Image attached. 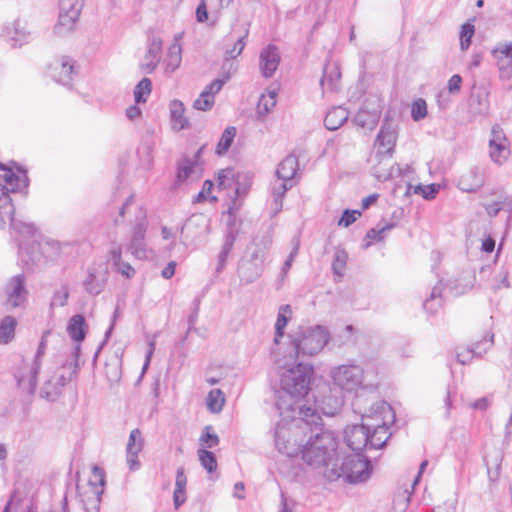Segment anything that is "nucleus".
Wrapping results in <instances>:
<instances>
[{
  "mask_svg": "<svg viewBox=\"0 0 512 512\" xmlns=\"http://www.w3.org/2000/svg\"><path fill=\"white\" fill-rule=\"evenodd\" d=\"M152 89V82L149 78H143L134 89V98L137 104L144 103L150 95Z\"/></svg>",
  "mask_w": 512,
  "mask_h": 512,
  "instance_id": "nucleus-44",
  "label": "nucleus"
},
{
  "mask_svg": "<svg viewBox=\"0 0 512 512\" xmlns=\"http://www.w3.org/2000/svg\"><path fill=\"white\" fill-rule=\"evenodd\" d=\"M494 344V334L487 333L484 338L478 342H475L471 348H469L473 354L477 357H481L485 354Z\"/></svg>",
  "mask_w": 512,
  "mask_h": 512,
  "instance_id": "nucleus-46",
  "label": "nucleus"
},
{
  "mask_svg": "<svg viewBox=\"0 0 512 512\" xmlns=\"http://www.w3.org/2000/svg\"><path fill=\"white\" fill-rule=\"evenodd\" d=\"M235 136H236V128L233 126L227 127L223 131V133L220 137V140L217 144L216 154L219 156L224 155L231 147Z\"/></svg>",
  "mask_w": 512,
  "mask_h": 512,
  "instance_id": "nucleus-39",
  "label": "nucleus"
},
{
  "mask_svg": "<svg viewBox=\"0 0 512 512\" xmlns=\"http://www.w3.org/2000/svg\"><path fill=\"white\" fill-rule=\"evenodd\" d=\"M27 294L24 275H16L11 278L6 286V304L11 308L19 307L26 301Z\"/></svg>",
  "mask_w": 512,
  "mask_h": 512,
  "instance_id": "nucleus-17",
  "label": "nucleus"
},
{
  "mask_svg": "<svg viewBox=\"0 0 512 512\" xmlns=\"http://www.w3.org/2000/svg\"><path fill=\"white\" fill-rule=\"evenodd\" d=\"M62 392L63 391L61 390L60 386H58L55 378L51 376L43 384L40 391V397L46 399L47 401L54 402L60 397Z\"/></svg>",
  "mask_w": 512,
  "mask_h": 512,
  "instance_id": "nucleus-35",
  "label": "nucleus"
},
{
  "mask_svg": "<svg viewBox=\"0 0 512 512\" xmlns=\"http://www.w3.org/2000/svg\"><path fill=\"white\" fill-rule=\"evenodd\" d=\"M0 169L3 171V174H0V179L4 181V185L1 188L4 192L9 194V192L21 191L27 187L28 178L25 173L22 176L16 175L12 170L5 168L3 165H0Z\"/></svg>",
  "mask_w": 512,
  "mask_h": 512,
  "instance_id": "nucleus-21",
  "label": "nucleus"
},
{
  "mask_svg": "<svg viewBox=\"0 0 512 512\" xmlns=\"http://www.w3.org/2000/svg\"><path fill=\"white\" fill-rule=\"evenodd\" d=\"M209 232L210 219L202 213L190 216L181 228L182 236L193 244L202 241Z\"/></svg>",
  "mask_w": 512,
  "mask_h": 512,
  "instance_id": "nucleus-10",
  "label": "nucleus"
},
{
  "mask_svg": "<svg viewBox=\"0 0 512 512\" xmlns=\"http://www.w3.org/2000/svg\"><path fill=\"white\" fill-rule=\"evenodd\" d=\"M277 92L276 90H269L263 94L258 102L257 112L259 116L268 114L276 105Z\"/></svg>",
  "mask_w": 512,
  "mask_h": 512,
  "instance_id": "nucleus-40",
  "label": "nucleus"
},
{
  "mask_svg": "<svg viewBox=\"0 0 512 512\" xmlns=\"http://www.w3.org/2000/svg\"><path fill=\"white\" fill-rule=\"evenodd\" d=\"M291 316H292V309H291L290 305L286 304V305H281L279 307V311H278V315H277V320H276V323H275V338H274V342L276 344L279 342V339L281 337H283L284 329L287 326L288 321L290 320Z\"/></svg>",
  "mask_w": 512,
  "mask_h": 512,
  "instance_id": "nucleus-31",
  "label": "nucleus"
},
{
  "mask_svg": "<svg viewBox=\"0 0 512 512\" xmlns=\"http://www.w3.org/2000/svg\"><path fill=\"white\" fill-rule=\"evenodd\" d=\"M92 477L93 478L89 481V484L94 486V494L97 495V499L99 501L105 485V472L102 468L94 466L92 468Z\"/></svg>",
  "mask_w": 512,
  "mask_h": 512,
  "instance_id": "nucleus-43",
  "label": "nucleus"
},
{
  "mask_svg": "<svg viewBox=\"0 0 512 512\" xmlns=\"http://www.w3.org/2000/svg\"><path fill=\"white\" fill-rule=\"evenodd\" d=\"M211 430L212 428L210 426H206L203 434L200 437L201 443L208 448H214L219 444L218 435Z\"/></svg>",
  "mask_w": 512,
  "mask_h": 512,
  "instance_id": "nucleus-57",
  "label": "nucleus"
},
{
  "mask_svg": "<svg viewBox=\"0 0 512 512\" xmlns=\"http://www.w3.org/2000/svg\"><path fill=\"white\" fill-rule=\"evenodd\" d=\"M161 52L162 40L156 36L151 37L148 50L144 57V62L141 64L142 71L147 74L152 73L160 62Z\"/></svg>",
  "mask_w": 512,
  "mask_h": 512,
  "instance_id": "nucleus-20",
  "label": "nucleus"
},
{
  "mask_svg": "<svg viewBox=\"0 0 512 512\" xmlns=\"http://www.w3.org/2000/svg\"><path fill=\"white\" fill-rule=\"evenodd\" d=\"M474 31V25L471 23H465L462 25L460 33V47L462 50L469 48Z\"/></svg>",
  "mask_w": 512,
  "mask_h": 512,
  "instance_id": "nucleus-52",
  "label": "nucleus"
},
{
  "mask_svg": "<svg viewBox=\"0 0 512 512\" xmlns=\"http://www.w3.org/2000/svg\"><path fill=\"white\" fill-rule=\"evenodd\" d=\"M17 321L12 316L4 317L0 322V344H8L15 336Z\"/></svg>",
  "mask_w": 512,
  "mask_h": 512,
  "instance_id": "nucleus-33",
  "label": "nucleus"
},
{
  "mask_svg": "<svg viewBox=\"0 0 512 512\" xmlns=\"http://www.w3.org/2000/svg\"><path fill=\"white\" fill-rule=\"evenodd\" d=\"M495 59L512 58V42L498 43L491 51Z\"/></svg>",
  "mask_w": 512,
  "mask_h": 512,
  "instance_id": "nucleus-54",
  "label": "nucleus"
},
{
  "mask_svg": "<svg viewBox=\"0 0 512 512\" xmlns=\"http://www.w3.org/2000/svg\"><path fill=\"white\" fill-rule=\"evenodd\" d=\"M187 477L183 467H178L176 471L175 489L173 492V504L175 509H179L186 501Z\"/></svg>",
  "mask_w": 512,
  "mask_h": 512,
  "instance_id": "nucleus-26",
  "label": "nucleus"
},
{
  "mask_svg": "<svg viewBox=\"0 0 512 512\" xmlns=\"http://www.w3.org/2000/svg\"><path fill=\"white\" fill-rule=\"evenodd\" d=\"M498 143L510 144L503 128L500 125L495 124L491 130V137L489 140V144H498Z\"/></svg>",
  "mask_w": 512,
  "mask_h": 512,
  "instance_id": "nucleus-59",
  "label": "nucleus"
},
{
  "mask_svg": "<svg viewBox=\"0 0 512 512\" xmlns=\"http://www.w3.org/2000/svg\"><path fill=\"white\" fill-rule=\"evenodd\" d=\"M248 35H249V27L246 26L243 29V33L238 37V39L234 43L233 47L231 49H227L225 51V57H224L225 62L235 59L241 55V53L243 52V50L246 46V39H247Z\"/></svg>",
  "mask_w": 512,
  "mask_h": 512,
  "instance_id": "nucleus-36",
  "label": "nucleus"
},
{
  "mask_svg": "<svg viewBox=\"0 0 512 512\" xmlns=\"http://www.w3.org/2000/svg\"><path fill=\"white\" fill-rule=\"evenodd\" d=\"M185 108L181 101L173 100L170 103V116L172 127L176 131L188 128L189 122L184 117Z\"/></svg>",
  "mask_w": 512,
  "mask_h": 512,
  "instance_id": "nucleus-27",
  "label": "nucleus"
},
{
  "mask_svg": "<svg viewBox=\"0 0 512 512\" xmlns=\"http://www.w3.org/2000/svg\"><path fill=\"white\" fill-rule=\"evenodd\" d=\"M74 64L75 61L71 57H61L50 66L51 76L56 82L65 86L69 85L75 74Z\"/></svg>",
  "mask_w": 512,
  "mask_h": 512,
  "instance_id": "nucleus-19",
  "label": "nucleus"
},
{
  "mask_svg": "<svg viewBox=\"0 0 512 512\" xmlns=\"http://www.w3.org/2000/svg\"><path fill=\"white\" fill-rule=\"evenodd\" d=\"M371 425L369 422L348 426L345 429V441L349 448L356 453L362 452L369 444V433Z\"/></svg>",
  "mask_w": 512,
  "mask_h": 512,
  "instance_id": "nucleus-13",
  "label": "nucleus"
},
{
  "mask_svg": "<svg viewBox=\"0 0 512 512\" xmlns=\"http://www.w3.org/2000/svg\"><path fill=\"white\" fill-rule=\"evenodd\" d=\"M485 183V171L483 167L472 166L458 179V188L464 192L474 193Z\"/></svg>",
  "mask_w": 512,
  "mask_h": 512,
  "instance_id": "nucleus-18",
  "label": "nucleus"
},
{
  "mask_svg": "<svg viewBox=\"0 0 512 512\" xmlns=\"http://www.w3.org/2000/svg\"><path fill=\"white\" fill-rule=\"evenodd\" d=\"M229 78L230 74L227 73V75L224 76L222 79H215L214 81H212L205 87L203 91L207 92V94H209L211 97H214L217 93L220 92V90L222 89L224 84L229 80Z\"/></svg>",
  "mask_w": 512,
  "mask_h": 512,
  "instance_id": "nucleus-62",
  "label": "nucleus"
},
{
  "mask_svg": "<svg viewBox=\"0 0 512 512\" xmlns=\"http://www.w3.org/2000/svg\"><path fill=\"white\" fill-rule=\"evenodd\" d=\"M69 297V290L66 285H63L59 290L54 292L51 300V306H64Z\"/></svg>",
  "mask_w": 512,
  "mask_h": 512,
  "instance_id": "nucleus-60",
  "label": "nucleus"
},
{
  "mask_svg": "<svg viewBox=\"0 0 512 512\" xmlns=\"http://www.w3.org/2000/svg\"><path fill=\"white\" fill-rule=\"evenodd\" d=\"M237 236H238V231L233 226H229L227 229V232L225 234V239H224V243L222 245L221 250H224V251L230 253L235 244Z\"/></svg>",
  "mask_w": 512,
  "mask_h": 512,
  "instance_id": "nucleus-63",
  "label": "nucleus"
},
{
  "mask_svg": "<svg viewBox=\"0 0 512 512\" xmlns=\"http://www.w3.org/2000/svg\"><path fill=\"white\" fill-rule=\"evenodd\" d=\"M372 473L370 461L361 453L348 455L336 459L330 468L325 470V477L329 481L344 478L348 483H361L367 481Z\"/></svg>",
  "mask_w": 512,
  "mask_h": 512,
  "instance_id": "nucleus-3",
  "label": "nucleus"
},
{
  "mask_svg": "<svg viewBox=\"0 0 512 512\" xmlns=\"http://www.w3.org/2000/svg\"><path fill=\"white\" fill-rule=\"evenodd\" d=\"M438 191H439V186L436 184L418 185L414 189V192L416 194H421L422 197L426 200L434 199L436 197Z\"/></svg>",
  "mask_w": 512,
  "mask_h": 512,
  "instance_id": "nucleus-56",
  "label": "nucleus"
},
{
  "mask_svg": "<svg viewBox=\"0 0 512 512\" xmlns=\"http://www.w3.org/2000/svg\"><path fill=\"white\" fill-rule=\"evenodd\" d=\"M82 6L81 0H59V19L54 28L57 35L63 36L74 29Z\"/></svg>",
  "mask_w": 512,
  "mask_h": 512,
  "instance_id": "nucleus-7",
  "label": "nucleus"
},
{
  "mask_svg": "<svg viewBox=\"0 0 512 512\" xmlns=\"http://www.w3.org/2000/svg\"><path fill=\"white\" fill-rule=\"evenodd\" d=\"M67 332L73 341L81 343L87 334V324L84 316L81 314L72 316L68 321Z\"/></svg>",
  "mask_w": 512,
  "mask_h": 512,
  "instance_id": "nucleus-25",
  "label": "nucleus"
},
{
  "mask_svg": "<svg viewBox=\"0 0 512 512\" xmlns=\"http://www.w3.org/2000/svg\"><path fill=\"white\" fill-rule=\"evenodd\" d=\"M292 185H288L287 181L277 182L272 187V207L273 215H276L282 210L283 207V197L287 190L291 188Z\"/></svg>",
  "mask_w": 512,
  "mask_h": 512,
  "instance_id": "nucleus-32",
  "label": "nucleus"
},
{
  "mask_svg": "<svg viewBox=\"0 0 512 512\" xmlns=\"http://www.w3.org/2000/svg\"><path fill=\"white\" fill-rule=\"evenodd\" d=\"M501 79H510L512 76V58L496 59Z\"/></svg>",
  "mask_w": 512,
  "mask_h": 512,
  "instance_id": "nucleus-58",
  "label": "nucleus"
},
{
  "mask_svg": "<svg viewBox=\"0 0 512 512\" xmlns=\"http://www.w3.org/2000/svg\"><path fill=\"white\" fill-rule=\"evenodd\" d=\"M341 73L337 65H326L323 76L320 80V86L323 92H334L338 89Z\"/></svg>",
  "mask_w": 512,
  "mask_h": 512,
  "instance_id": "nucleus-24",
  "label": "nucleus"
},
{
  "mask_svg": "<svg viewBox=\"0 0 512 512\" xmlns=\"http://www.w3.org/2000/svg\"><path fill=\"white\" fill-rule=\"evenodd\" d=\"M328 401H329L328 408L321 407V410H322V413L324 415L333 416L340 409V407L342 405V399L341 398H337V397H335V398L329 397Z\"/></svg>",
  "mask_w": 512,
  "mask_h": 512,
  "instance_id": "nucleus-64",
  "label": "nucleus"
},
{
  "mask_svg": "<svg viewBox=\"0 0 512 512\" xmlns=\"http://www.w3.org/2000/svg\"><path fill=\"white\" fill-rule=\"evenodd\" d=\"M204 146L200 147L192 157L182 156L177 162L175 185L197 181L202 176V167L199 163Z\"/></svg>",
  "mask_w": 512,
  "mask_h": 512,
  "instance_id": "nucleus-8",
  "label": "nucleus"
},
{
  "mask_svg": "<svg viewBox=\"0 0 512 512\" xmlns=\"http://www.w3.org/2000/svg\"><path fill=\"white\" fill-rule=\"evenodd\" d=\"M443 285L439 282L431 291L429 298L423 303V308L430 314L434 315L443 306Z\"/></svg>",
  "mask_w": 512,
  "mask_h": 512,
  "instance_id": "nucleus-30",
  "label": "nucleus"
},
{
  "mask_svg": "<svg viewBox=\"0 0 512 512\" xmlns=\"http://www.w3.org/2000/svg\"><path fill=\"white\" fill-rule=\"evenodd\" d=\"M330 340L328 329L321 325L308 328L291 342L292 350L297 357L318 354Z\"/></svg>",
  "mask_w": 512,
  "mask_h": 512,
  "instance_id": "nucleus-5",
  "label": "nucleus"
},
{
  "mask_svg": "<svg viewBox=\"0 0 512 512\" xmlns=\"http://www.w3.org/2000/svg\"><path fill=\"white\" fill-rule=\"evenodd\" d=\"M411 169L412 168L409 164H405L404 167L400 166L399 164H394L390 167V169L387 172H377L376 176L379 179H392L403 175H407L408 173H410Z\"/></svg>",
  "mask_w": 512,
  "mask_h": 512,
  "instance_id": "nucleus-48",
  "label": "nucleus"
},
{
  "mask_svg": "<svg viewBox=\"0 0 512 512\" xmlns=\"http://www.w3.org/2000/svg\"><path fill=\"white\" fill-rule=\"evenodd\" d=\"M427 115V104L425 100L418 99L412 104L411 116L414 121H420Z\"/></svg>",
  "mask_w": 512,
  "mask_h": 512,
  "instance_id": "nucleus-55",
  "label": "nucleus"
},
{
  "mask_svg": "<svg viewBox=\"0 0 512 512\" xmlns=\"http://www.w3.org/2000/svg\"><path fill=\"white\" fill-rule=\"evenodd\" d=\"M50 334V331L47 330L43 333L41 341L38 345L36 354L34 356V359L32 360L34 362V367L32 368V371L35 372L37 368H41L42 365V359L46 353L47 348V337Z\"/></svg>",
  "mask_w": 512,
  "mask_h": 512,
  "instance_id": "nucleus-51",
  "label": "nucleus"
},
{
  "mask_svg": "<svg viewBox=\"0 0 512 512\" xmlns=\"http://www.w3.org/2000/svg\"><path fill=\"white\" fill-rule=\"evenodd\" d=\"M333 383L341 390L354 392L363 385L364 371L355 364L340 365L331 370Z\"/></svg>",
  "mask_w": 512,
  "mask_h": 512,
  "instance_id": "nucleus-6",
  "label": "nucleus"
},
{
  "mask_svg": "<svg viewBox=\"0 0 512 512\" xmlns=\"http://www.w3.org/2000/svg\"><path fill=\"white\" fill-rule=\"evenodd\" d=\"M181 46L177 43L172 44L165 59L166 71L174 72L181 63Z\"/></svg>",
  "mask_w": 512,
  "mask_h": 512,
  "instance_id": "nucleus-38",
  "label": "nucleus"
},
{
  "mask_svg": "<svg viewBox=\"0 0 512 512\" xmlns=\"http://www.w3.org/2000/svg\"><path fill=\"white\" fill-rule=\"evenodd\" d=\"M277 364L284 371L280 374V390L277 392L275 406L282 417L280 422L284 423L298 419L299 408H311L299 405L298 402L309 391L313 366L301 362L289 367L287 363L282 364L281 361H277Z\"/></svg>",
  "mask_w": 512,
  "mask_h": 512,
  "instance_id": "nucleus-2",
  "label": "nucleus"
},
{
  "mask_svg": "<svg viewBox=\"0 0 512 512\" xmlns=\"http://www.w3.org/2000/svg\"><path fill=\"white\" fill-rule=\"evenodd\" d=\"M359 216H361V212L359 210L346 209L344 210L341 218L339 219L338 225L343 227H349L357 220Z\"/></svg>",
  "mask_w": 512,
  "mask_h": 512,
  "instance_id": "nucleus-61",
  "label": "nucleus"
},
{
  "mask_svg": "<svg viewBox=\"0 0 512 512\" xmlns=\"http://www.w3.org/2000/svg\"><path fill=\"white\" fill-rule=\"evenodd\" d=\"M147 229V216L146 211L139 207L135 215V223L133 228V234L129 244V249L132 254L138 259L147 258V250L145 245V233Z\"/></svg>",
  "mask_w": 512,
  "mask_h": 512,
  "instance_id": "nucleus-11",
  "label": "nucleus"
},
{
  "mask_svg": "<svg viewBox=\"0 0 512 512\" xmlns=\"http://www.w3.org/2000/svg\"><path fill=\"white\" fill-rule=\"evenodd\" d=\"M298 169V160L295 156L289 155L278 165L276 175L279 180L290 181L295 176Z\"/></svg>",
  "mask_w": 512,
  "mask_h": 512,
  "instance_id": "nucleus-29",
  "label": "nucleus"
},
{
  "mask_svg": "<svg viewBox=\"0 0 512 512\" xmlns=\"http://www.w3.org/2000/svg\"><path fill=\"white\" fill-rule=\"evenodd\" d=\"M275 444L290 457L301 453L312 467H328L337 448L336 438L323 429L322 418L314 408H299L298 419L277 423Z\"/></svg>",
  "mask_w": 512,
  "mask_h": 512,
  "instance_id": "nucleus-1",
  "label": "nucleus"
},
{
  "mask_svg": "<svg viewBox=\"0 0 512 512\" xmlns=\"http://www.w3.org/2000/svg\"><path fill=\"white\" fill-rule=\"evenodd\" d=\"M144 440L140 429H133L129 435L126 452H140L143 448Z\"/></svg>",
  "mask_w": 512,
  "mask_h": 512,
  "instance_id": "nucleus-50",
  "label": "nucleus"
},
{
  "mask_svg": "<svg viewBox=\"0 0 512 512\" xmlns=\"http://www.w3.org/2000/svg\"><path fill=\"white\" fill-rule=\"evenodd\" d=\"M108 279V270L106 267L92 266L88 268L87 276L83 281L85 291L92 295H99L105 288Z\"/></svg>",
  "mask_w": 512,
  "mask_h": 512,
  "instance_id": "nucleus-15",
  "label": "nucleus"
},
{
  "mask_svg": "<svg viewBox=\"0 0 512 512\" xmlns=\"http://www.w3.org/2000/svg\"><path fill=\"white\" fill-rule=\"evenodd\" d=\"M393 228H394L393 223H388L383 226H380V224H379L376 227L371 228L366 233V236L364 239V241H365L364 247L368 248L375 241H382L386 236V232L392 230Z\"/></svg>",
  "mask_w": 512,
  "mask_h": 512,
  "instance_id": "nucleus-34",
  "label": "nucleus"
},
{
  "mask_svg": "<svg viewBox=\"0 0 512 512\" xmlns=\"http://www.w3.org/2000/svg\"><path fill=\"white\" fill-rule=\"evenodd\" d=\"M214 102V97H211L207 92L202 91L200 96L194 101L193 107L196 110L208 111L212 109Z\"/></svg>",
  "mask_w": 512,
  "mask_h": 512,
  "instance_id": "nucleus-53",
  "label": "nucleus"
},
{
  "mask_svg": "<svg viewBox=\"0 0 512 512\" xmlns=\"http://www.w3.org/2000/svg\"><path fill=\"white\" fill-rule=\"evenodd\" d=\"M34 362L31 363L21 360L20 364L15 368L14 378L20 389L28 394H34L37 386V376L41 368H37L35 372L32 371Z\"/></svg>",
  "mask_w": 512,
  "mask_h": 512,
  "instance_id": "nucleus-14",
  "label": "nucleus"
},
{
  "mask_svg": "<svg viewBox=\"0 0 512 512\" xmlns=\"http://www.w3.org/2000/svg\"><path fill=\"white\" fill-rule=\"evenodd\" d=\"M363 420H373L371 432L369 433L368 447L373 449L382 448L389 438L388 423L393 422L395 415L392 407L385 401H377L372 404L370 414L362 417Z\"/></svg>",
  "mask_w": 512,
  "mask_h": 512,
  "instance_id": "nucleus-4",
  "label": "nucleus"
},
{
  "mask_svg": "<svg viewBox=\"0 0 512 512\" xmlns=\"http://www.w3.org/2000/svg\"><path fill=\"white\" fill-rule=\"evenodd\" d=\"M240 177L232 168L222 169L217 174V185L220 189L231 188L234 184H238Z\"/></svg>",
  "mask_w": 512,
  "mask_h": 512,
  "instance_id": "nucleus-37",
  "label": "nucleus"
},
{
  "mask_svg": "<svg viewBox=\"0 0 512 512\" xmlns=\"http://www.w3.org/2000/svg\"><path fill=\"white\" fill-rule=\"evenodd\" d=\"M380 114L381 111L379 108L373 107L372 109H369L364 105L356 113L353 121L358 127L371 131L377 126Z\"/></svg>",
  "mask_w": 512,
  "mask_h": 512,
  "instance_id": "nucleus-22",
  "label": "nucleus"
},
{
  "mask_svg": "<svg viewBox=\"0 0 512 512\" xmlns=\"http://www.w3.org/2000/svg\"><path fill=\"white\" fill-rule=\"evenodd\" d=\"M14 206L9 194L0 188V219L2 222L9 221L11 228L21 234L32 236L34 234V227L31 224H25L17 221L14 218Z\"/></svg>",
  "mask_w": 512,
  "mask_h": 512,
  "instance_id": "nucleus-12",
  "label": "nucleus"
},
{
  "mask_svg": "<svg viewBox=\"0 0 512 512\" xmlns=\"http://www.w3.org/2000/svg\"><path fill=\"white\" fill-rule=\"evenodd\" d=\"M281 61L279 48L269 44L263 48L259 55V70L264 78H271L275 74Z\"/></svg>",
  "mask_w": 512,
  "mask_h": 512,
  "instance_id": "nucleus-16",
  "label": "nucleus"
},
{
  "mask_svg": "<svg viewBox=\"0 0 512 512\" xmlns=\"http://www.w3.org/2000/svg\"><path fill=\"white\" fill-rule=\"evenodd\" d=\"M348 255L345 250H337L334 253L332 270L335 275L343 276L347 264Z\"/></svg>",
  "mask_w": 512,
  "mask_h": 512,
  "instance_id": "nucleus-49",
  "label": "nucleus"
},
{
  "mask_svg": "<svg viewBox=\"0 0 512 512\" xmlns=\"http://www.w3.org/2000/svg\"><path fill=\"white\" fill-rule=\"evenodd\" d=\"M348 111L342 107L331 109L324 118V125L328 130L334 131L340 128L347 120Z\"/></svg>",
  "mask_w": 512,
  "mask_h": 512,
  "instance_id": "nucleus-28",
  "label": "nucleus"
},
{
  "mask_svg": "<svg viewBox=\"0 0 512 512\" xmlns=\"http://www.w3.org/2000/svg\"><path fill=\"white\" fill-rule=\"evenodd\" d=\"M225 403L224 393L220 389H213L207 396V407L212 413L222 411Z\"/></svg>",
  "mask_w": 512,
  "mask_h": 512,
  "instance_id": "nucleus-42",
  "label": "nucleus"
},
{
  "mask_svg": "<svg viewBox=\"0 0 512 512\" xmlns=\"http://www.w3.org/2000/svg\"><path fill=\"white\" fill-rule=\"evenodd\" d=\"M489 149L491 160L497 164L504 163L510 155L509 144H489Z\"/></svg>",
  "mask_w": 512,
  "mask_h": 512,
  "instance_id": "nucleus-41",
  "label": "nucleus"
},
{
  "mask_svg": "<svg viewBox=\"0 0 512 512\" xmlns=\"http://www.w3.org/2000/svg\"><path fill=\"white\" fill-rule=\"evenodd\" d=\"M397 140V131L392 121L385 118L381 129L376 137L375 145L377 152L375 158L378 163H382L385 159H390L393 155Z\"/></svg>",
  "mask_w": 512,
  "mask_h": 512,
  "instance_id": "nucleus-9",
  "label": "nucleus"
},
{
  "mask_svg": "<svg viewBox=\"0 0 512 512\" xmlns=\"http://www.w3.org/2000/svg\"><path fill=\"white\" fill-rule=\"evenodd\" d=\"M41 252L39 251V244L32 241L29 244L19 243V260L28 269L32 268L37 262L41 260Z\"/></svg>",
  "mask_w": 512,
  "mask_h": 512,
  "instance_id": "nucleus-23",
  "label": "nucleus"
},
{
  "mask_svg": "<svg viewBox=\"0 0 512 512\" xmlns=\"http://www.w3.org/2000/svg\"><path fill=\"white\" fill-rule=\"evenodd\" d=\"M198 456L202 467L208 473H213L217 470V460L213 452L208 451L206 449H199Z\"/></svg>",
  "mask_w": 512,
  "mask_h": 512,
  "instance_id": "nucleus-45",
  "label": "nucleus"
},
{
  "mask_svg": "<svg viewBox=\"0 0 512 512\" xmlns=\"http://www.w3.org/2000/svg\"><path fill=\"white\" fill-rule=\"evenodd\" d=\"M67 367L69 369L68 375H66L65 373H56L55 375H53L58 386H60L62 391H63L64 387L72 380V378L77 375V372H78L77 364H63V366H62L63 369H65Z\"/></svg>",
  "mask_w": 512,
  "mask_h": 512,
  "instance_id": "nucleus-47",
  "label": "nucleus"
}]
</instances>
